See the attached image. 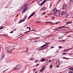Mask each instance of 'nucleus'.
<instances>
[{
	"mask_svg": "<svg viewBox=\"0 0 73 73\" xmlns=\"http://www.w3.org/2000/svg\"><path fill=\"white\" fill-rule=\"evenodd\" d=\"M14 49H15V47H14V46H11L9 47H7L6 50L7 53H11V50H12Z\"/></svg>",
	"mask_w": 73,
	"mask_h": 73,
	"instance_id": "obj_1",
	"label": "nucleus"
},
{
	"mask_svg": "<svg viewBox=\"0 0 73 73\" xmlns=\"http://www.w3.org/2000/svg\"><path fill=\"white\" fill-rule=\"evenodd\" d=\"M22 67V65H18L16 66L15 67V69L16 70H19Z\"/></svg>",
	"mask_w": 73,
	"mask_h": 73,
	"instance_id": "obj_2",
	"label": "nucleus"
},
{
	"mask_svg": "<svg viewBox=\"0 0 73 73\" xmlns=\"http://www.w3.org/2000/svg\"><path fill=\"white\" fill-rule=\"evenodd\" d=\"M48 45H47V46H42L41 47V48L40 49V50H43V49H46V48H48Z\"/></svg>",
	"mask_w": 73,
	"mask_h": 73,
	"instance_id": "obj_3",
	"label": "nucleus"
},
{
	"mask_svg": "<svg viewBox=\"0 0 73 73\" xmlns=\"http://www.w3.org/2000/svg\"><path fill=\"white\" fill-rule=\"evenodd\" d=\"M56 16H60V11L58 10H57L56 13L55 14Z\"/></svg>",
	"mask_w": 73,
	"mask_h": 73,
	"instance_id": "obj_4",
	"label": "nucleus"
},
{
	"mask_svg": "<svg viewBox=\"0 0 73 73\" xmlns=\"http://www.w3.org/2000/svg\"><path fill=\"white\" fill-rule=\"evenodd\" d=\"M47 1V0H44L39 5H40V6H41V5H42L44 4L46 1Z\"/></svg>",
	"mask_w": 73,
	"mask_h": 73,
	"instance_id": "obj_5",
	"label": "nucleus"
},
{
	"mask_svg": "<svg viewBox=\"0 0 73 73\" xmlns=\"http://www.w3.org/2000/svg\"><path fill=\"white\" fill-rule=\"evenodd\" d=\"M66 4H64L63 5V7L62 8V9L64 10L66 8Z\"/></svg>",
	"mask_w": 73,
	"mask_h": 73,
	"instance_id": "obj_6",
	"label": "nucleus"
},
{
	"mask_svg": "<svg viewBox=\"0 0 73 73\" xmlns=\"http://www.w3.org/2000/svg\"><path fill=\"white\" fill-rule=\"evenodd\" d=\"M57 12V10L56 9L54 8V10L52 11V13L55 14Z\"/></svg>",
	"mask_w": 73,
	"mask_h": 73,
	"instance_id": "obj_7",
	"label": "nucleus"
},
{
	"mask_svg": "<svg viewBox=\"0 0 73 73\" xmlns=\"http://www.w3.org/2000/svg\"><path fill=\"white\" fill-rule=\"evenodd\" d=\"M28 8L27 7L25 8L22 11L23 13H24V12H25L27 10V9H28Z\"/></svg>",
	"mask_w": 73,
	"mask_h": 73,
	"instance_id": "obj_8",
	"label": "nucleus"
},
{
	"mask_svg": "<svg viewBox=\"0 0 73 73\" xmlns=\"http://www.w3.org/2000/svg\"><path fill=\"white\" fill-rule=\"evenodd\" d=\"M5 56L3 54H1L0 59L1 60H2L4 58Z\"/></svg>",
	"mask_w": 73,
	"mask_h": 73,
	"instance_id": "obj_9",
	"label": "nucleus"
},
{
	"mask_svg": "<svg viewBox=\"0 0 73 73\" xmlns=\"http://www.w3.org/2000/svg\"><path fill=\"white\" fill-rule=\"evenodd\" d=\"M35 12H34L33 13H32L31 15L29 16V17L28 18V19H29V18H30L31 17H32V16H33V15H35Z\"/></svg>",
	"mask_w": 73,
	"mask_h": 73,
	"instance_id": "obj_10",
	"label": "nucleus"
},
{
	"mask_svg": "<svg viewBox=\"0 0 73 73\" xmlns=\"http://www.w3.org/2000/svg\"><path fill=\"white\" fill-rule=\"evenodd\" d=\"M46 9V8L45 7H43L40 9V11H44V10H45Z\"/></svg>",
	"mask_w": 73,
	"mask_h": 73,
	"instance_id": "obj_11",
	"label": "nucleus"
},
{
	"mask_svg": "<svg viewBox=\"0 0 73 73\" xmlns=\"http://www.w3.org/2000/svg\"><path fill=\"white\" fill-rule=\"evenodd\" d=\"M48 44H49V43H47L44 44L43 46H41V47H42V46H43V47L45 46H46V45H48Z\"/></svg>",
	"mask_w": 73,
	"mask_h": 73,
	"instance_id": "obj_12",
	"label": "nucleus"
},
{
	"mask_svg": "<svg viewBox=\"0 0 73 73\" xmlns=\"http://www.w3.org/2000/svg\"><path fill=\"white\" fill-rule=\"evenodd\" d=\"M68 16H69V14H68V13H65V17H68Z\"/></svg>",
	"mask_w": 73,
	"mask_h": 73,
	"instance_id": "obj_13",
	"label": "nucleus"
},
{
	"mask_svg": "<svg viewBox=\"0 0 73 73\" xmlns=\"http://www.w3.org/2000/svg\"><path fill=\"white\" fill-rule=\"evenodd\" d=\"M41 62H42L43 61H45V59L42 58L40 60Z\"/></svg>",
	"mask_w": 73,
	"mask_h": 73,
	"instance_id": "obj_14",
	"label": "nucleus"
},
{
	"mask_svg": "<svg viewBox=\"0 0 73 73\" xmlns=\"http://www.w3.org/2000/svg\"><path fill=\"white\" fill-rule=\"evenodd\" d=\"M58 64V65H59L60 64V61H58V62H57L56 63V64Z\"/></svg>",
	"mask_w": 73,
	"mask_h": 73,
	"instance_id": "obj_15",
	"label": "nucleus"
},
{
	"mask_svg": "<svg viewBox=\"0 0 73 73\" xmlns=\"http://www.w3.org/2000/svg\"><path fill=\"white\" fill-rule=\"evenodd\" d=\"M61 29L62 30H65V29H66V27H62Z\"/></svg>",
	"mask_w": 73,
	"mask_h": 73,
	"instance_id": "obj_16",
	"label": "nucleus"
},
{
	"mask_svg": "<svg viewBox=\"0 0 73 73\" xmlns=\"http://www.w3.org/2000/svg\"><path fill=\"white\" fill-rule=\"evenodd\" d=\"M65 11H63L62 12L61 14L62 15H65Z\"/></svg>",
	"mask_w": 73,
	"mask_h": 73,
	"instance_id": "obj_17",
	"label": "nucleus"
},
{
	"mask_svg": "<svg viewBox=\"0 0 73 73\" xmlns=\"http://www.w3.org/2000/svg\"><path fill=\"white\" fill-rule=\"evenodd\" d=\"M45 68V66H43L42 68L41 69V70H42V71H43V70H44V68Z\"/></svg>",
	"mask_w": 73,
	"mask_h": 73,
	"instance_id": "obj_18",
	"label": "nucleus"
},
{
	"mask_svg": "<svg viewBox=\"0 0 73 73\" xmlns=\"http://www.w3.org/2000/svg\"><path fill=\"white\" fill-rule=\"evenodd\" d=\"M51 23V25H52V22H45V23Z\"/></svg>",
	"mask_w": 73,
	"mask_h": 73,
	"instance_id": "obj_19",
	"label": "nucleus"
},
{
	"mask_svg": "<svg viewBox=\"0 0 73 73\" xmlns=\"http://www.w3.org/2000/svg\"><path fill=\"white\" fill-rule=\"evenodd\" d=\"M68 73H73V71H72L71 70L68 71Z\"/></svg>",
	"mask_w": 73,
	"mask_h": 73,
	"instance_id": "obj_20",
	"label": "nucleus"
},
{
	"mask_svg": "<svg viewBox=\"0 0 73 73\" xmlns=\"http://www.w3.org/2000/svg\"><path fill=\"white\" fill-rule=\"evenodd\" d=\"M28 49H29V48L28 47H27L26 48L27 52H28Z\"/></svg>",
	"mask_w": 73,
	"mask_h": 73,
	"instance_id": "obj_21",
	"label": "nucleus"
},
{
	"mask_svg": "<svg viewBox=\"0 0 73 73\" xmlns=\"http://www.w3.org/2000/svg\"><path fill=\"white\" fill-rule=\"evenodd\" d=\"M27 6V4H25L24 5H23V7H24V8H25V7H26Z\"/></svg>",
	"mask_w": 73,
	"mask_h": 73,
	"instance_id": "obj_22",
	"label": "nucleus"
},
{
	"mask_svg": "<svg viewBox=\"0 0 73 73\" xmlns=\"http://www.w3.org/2000/svg\"><path fill=\"white\" fill-rule=\"evenodd\" d=\"M29 60L30 61H32V60H34V59H33V58H30Z\"/></svg>",
	"mask_w": 73,
	"mask_h": 73,
	"instance_id": "obj_23",
	"label": "nucleus"
},
{
	"mask_svg": "<svg viewBox=\"0 0 73 73\" xmlns=\"http://www.w3.org/2000/svg\"><path fill=\"white\" fill-rule=\"evenodd\" d=\"M61 28H62V27H58L57 28H56V29H61Z\"/></svg>",
	"mask_w": 73,
	"mask_h": 73,
	"instance_id": "obj_24",
	"label": "nucleus"
},
{
	"mask_svg": "<svg viewBox=\"0 0 73 73\" xmlns=\"http://www.w3.org/2000/svg\"><path fill=\"white\" fill-rule=\"evenodd\" d=\"M72 48H73V47H72L71 48H69V49H67L66 50H67V51H68V50H70V49H72Z\"/></svg>",
	"mask_w": 73,
	"mask_h": 73,
	"instance_id": "obj_25",
	"label": "nucleus"
},
{
	"mask_svg": "<svg viewBox=\"0 0 73 73\" xmlns=\"http://www.w3.org/2000/svg\"><path fill=\"white\" fill-rule=\"evenodd\" d=\"M22 23V21H19L18 22V23L19 24V23Z\"/></svg>",
	"mask_w": 73,
	"mask_h": 73,
	"instance_id": "obj_26",
	"label": "nucleus"
},
{
	"mask_svg": "<svg viewBox=\"0 0 73 73\" xmlns=\"http://www.w3.org/2000/svg\"><path fill=\"white\" fill-rule=\"evenodd\" d=\"M3 28H4V27H1V28H0V30H1V29H2Z\"/></svg>",
	"mask_w": 73,
	"mask_h": 73,
	"instance_id": "obj_27",
	"label": "nucleus"
},
{
	"mask_svg": "<svg viewBox=\"0 0 73 73\" xmlns=\"http://www.w3.org/2000/svg\"><path fill=\"white\" fill-rule=\"evenodd\" d=\"M64 52H67V50H63Z\"/></svg>",
	"mask_w": 73,
	"mask_h": 73,
	"instance_id": "obj_28",
	"label": "nucleus"
},
{
	"mask_svg": "<svg viewBox=\"0 0 73 73\" xmlns=\"http://www.w3.org/2000/svg\"><path fill=\"white\" fill-rule=\"evenodd\" d=\"M31 31H26V32H25L24 33H28V32H30Z\"/></svg>",
	"mask_w": 73,
	"mask_h": 73,
	"instance_id": "obj_29",
	"label": "nucleus"
},
{
	"mask_svg": "<svg viewBox=\"0 0 73 73\" xmlns=\"http://www.w3.org/2000/svg\"><path fill=\"white\" fill-rule=\"evenodd\" d=\"M52 66H53V65H51L50 67V69H51V68H52Z\"/></svg>",
	"mask_w": 73,
	"mask_h": 73,
	"instance_id": "obj_30",
	"label": "nucleus"
},
{
	"mask_svg": "<svg viewBox=\"0 0 73 73\" xmlns=\"http://www.w3.org/2000/svg\"><path fill=\"white\" fill-rule=\"evenodd\" d=\"M58 48H62V47L61 46H59L58 47Z\"/></svg>",
	"mask_w": 73,
	"mask_h": 73,
	"instance_id": "obj_31",
	"label": "nucleus"
},
{
	"mask_svg": "<svg viewBox=\"0 0 73 73\" xmlns=\"http://www.w3.org/2000/svg\"><path fill=\"white\" fill-rule=\"evenodd\" d=\"M38 60H36L35 61V62H38Z\"/></svg>",
	"mask_w": 73,
	"mask_h": 73,
	"instance_id": "obj_32",
	"label": "nucleus"
},
{
	"mask_svg": "<svg viewBox=\"0 0 73 73\" xmlns=\"http://www.w3.org/2000/svg\"><path fill=\"white\" fill-rule=\"evenodd\" d=\"M25 19L22 20V22H23V21H25Z\"/></svg>",
	"mask_w": 73,
	"mask_h": 73,
	"instance_id": "obj_33",
	"label": "nucleus"
},
{
	"mask_svg": "<svg viewBox=\"0 0 73 73\" xmlns=\"http://www.w3.org/2000/svg\"><path fill=\"white\" fill-rule=\"evenodd\" d=\"M45 12L43 14H42L41 15H45Z\"/></svg>",
	"mask_w": 73,
	"mask_h": 73,
	"instance_id": "obj_34",
	"label": "nucleus"
},
{
	"mask_svg": "<svg viewBox=\"0 0 73 73\" xmlns=\"http://www.w3.org/2000/svg\"><path fill=\"white\" fill-rule=\"evenodd\" d=\"M10 33H13V31H12L11 32H10Z\"/></svg>",
	"mask_w": 73,
	"mask_h": 73,
	"instance_id": "obj_35",
	"label": "nucleus"
},
{
	"mask_svg": "<svg viewBox=\"0 0 73 73\" xmlns=\"http://www.w3.org/2000/svg\"><path fill=\"white\" fill-rule=\"evenodd\" d=\"M62 37H58V38L60 39V38H62Z\"/></svg>",
	"mask_w": 73,
	"mask_h": 73,
	"instance_id": "obj_36",
	"label": "nucleus"
},
{
	"mask_svg": "<svg viewBox=\"0 0 73 73\" xmlns=\"http://www.w3.org/2000/svg\"><path fill=\"white\" fill-rule=\"evenodd\" d=\"M63 54H64V55L66 54V53H63Z\"/></svg>",
	"mask_w": 73,
	"mask_h": 73,
	"instance_id": "obj_37",
	"label": "nucleus"
},
{
	"mask_svg": "<svg viewBox=\"0 0 73 73\" xmlns=\"http://www.w3.org/2000/svg\"><path fill=\"white\" fill-rule=\"evenodd\" d=\"M70 23H71H71H72V22H69L68 23V24H70Z\"/></svg>",
	"mask_w": 73,
	"mask_h": 73,
	"instance_id": "obj_38",
	"label": "nucleus"
},
{
	"mask_svg": "<svg viewBox=\"0 0 73 73\" xmlns=\"http://www.w3.org/2000/svg\"><path fill=\"white\" fill-rule=\"evenodd\" d=\"M14 31H16V29H14L13 30Z\"/></svg>",
	"mask_w": 73,
	"mask_h": 73,
	"instance_id": "obj_39",
	"label": "nucleus"
},
{
	"mask_svg": "<svg viewBox=\"0 0 73 73\" xmlns=\"http://www.w3.org/2000/svg\"><path fill=\"white\" fill-rule=\"evenodd\" d=\"M51 6H52V4H50V7H49V8H50V7H51Z\"/></svg>",
	"mask_w": 73,
	"mask_h": 73,
	"instance_id": "obj_40",
	"label": "nucleus"
},
{
	"mask_svg": "<svg viewBox=\"0 0 73 73\" xmlns=\"http://www.w3.org/2000/svg\"><path fill=\"white\" fill-rule=\"evenodd\" d=\"M65 40H62V41H63V42H65Z\"/></svg>",
	"mask_w": 73,
	"mask_h": 73,
	"instance_id": "obj_41",
	"label": "nucleus"
},
{
	"mask_svg": "<svg viewBox=\"0 0 73 73\" xmlns=\"http://www.w3.org/2000/svg\"><path fill=\"white\" fill-rule=\"evenodd\" d=\"M68 59V58H67L65 57V60H67Z\"/></svg>",
	"mask_w": 73,
	"mask_h": 73,
	"instance_id": "obj_42",
	"label": "nucleus"
},
{
	"mask_svg": "<svg viewBox=\"0 0 73 73\" xmlns=\"http://www.w3.org/2000/svg\"><path fill=\"white\" fill-rule=\"evenodd\" d=\"M51 62V60H49V62Z\"/></svg>",
	"mask_w": 73,
	"mask_h": 73,
	"instance_id": "obj_43",
	"label": "nucleus"
},
{
	"mask_svg": "<svg viewBox=\"0 0 73 73\" xmlns=\"http://www.w3.org/2000/svg\"><path fill=\"white\" fill-rule=\"evenodd\" d=\"M58 67H59V66H58V65L56 66V68H58Z\"/></svg>",
	"mask_w": 73,
	"mask_h": 73,
	"instance_id": "obj_44",
	"label": "nucleus"
},
{
	"mask_svg": "<svg viewBox=\"0 0 73 73\" xmlns=\"http://www.w3.org/2000/svg\"><path fill=\"white\" fill-rule=\"evenodd\" d=\"M29 30H31V28L30 27H29Z\"/></svg>",
	"mask_w": 73,
	"mask_h": 73,
	"instance_id": "obj_45",
	"label": "nucleus"
},
{
	"mask_svg": "<svg viewBox=\"0 0 73 73\" xmlns=\"http://www.w3.org/2000/svg\"><path fill=\"white\" fill-rule=\"evenodd\" d=\"M55 23L56 24H58V23L56 22V23Z\"/></svg>",
	"mask_w": 73,
	"mask_h": 73,
	"instance_id": "obj_46",
	"label": "nucleus"
},
{
	"mask_svg": "<svg viewBox=\"0 0 73 73\" xmlns=\"http://www.w3.org/2000/svg\"><path fill=\"white\" fill-rule=\"evenodd\" d=\"M63 58L64 59H65V57H63Z\"/></svg>",
	"mask_w": 73,
	"mask_h": 73,
	"instance_id": "obj_47",
	"label": "nucleus"
},
{
	"mask_svg": "<svg viewBox=\"0 0 73 73\" xmlns=\"http://www.w3.org/2000/svg\"><path fill=\"white\" fill-rule=\"evenodd\" d=\"M23 36H24V35H22V36H20V37H23Z\"/></svg>",
	"mask_w": 73,
	"mask_h": 73,
	"instance_id": "obj_48",
	"label": "nucleus"
},
{
	"mask_svg": "<svg viewBox=\"0 0 73 73\" xmlns=\"http://www.w3.org/2000/svg\"><path fill=\"white\" fill-rule=\"evenodd\" d=\"M57 23H60V22H58Z\"/></svg>",
	"mask_w": 73,
	"mask_h": 73,
	"instance_id": "obj_49",
	"label": "nucleus"
},
{
	"mask_svg": "<svg viewBox=\"0 0 73 73\" xmlns=\"http://www.w3.org/2000/svg\"><path fill=\"white\" fill-rule=\"evenodd\" d=\"M30 31H35V30H31Z\"/></svg>",
	"mask_w": 73,
	"mask_h": 73,
	"instance_id": "obj_50",
	"label": "nucleus"
},
{
	"mask_svg": "<svg viewBox=\"0 0 73 73\" xmlns=\"http://www.w3.org/2000/svg\"><path fill=\"white\" fill-rule=\"evenodd\" d=\"M29 28V27H27V29H28V28Z\"/></svg>",
	"mask_w": 73,
	"mask_h": 73,
	"instance_id": "obj_51",
	"label": "nucleus"
},
{
	"mask_svg": "<svg viewBox=\"0 0 73 73\" xmlns=\"http://www.w3.org/2000/svg\"><path fill=\"white\" fill-rule=\"evenodd\" d=\"M35 70H36V68H35V69H34V71H35Z\"/></svg>",
	"mask_w": 73,
	"mask_h": 73,
	"instance_id": "obj_52",
	"label": "nucleus"
},
{
	"mask_svg": "<svg viewBox=\"0 0 73 73\" xmlns=\"http://www.w3.org/2000/svg\"><path fill=\"white\" fill-rule=\"evenodd\" d=\"M67 37H70V36H68Z\"/></svg>",
	"mask_w": 73,
	"mask_h": 73,
	"instance_id": "obj_53",
	"label": "nucleus"
},
{
	"mask_svg": "<svg viewBox=\"0 0 73 73\" xmlns=\"http://www.w3.org/2000/svg\"><path fill=\"white\" fill-rule=\"evenodd\" d=\"M39 64H37L36 65V66H38V65Z\"/></svg>",
	"mask_w": 73,
	"mask_h": 73,
	"instance_id": "obj_54",
	"label": "nucleus"
},
{
	"mask_svg": "<svg viewBox=\"0 0 73 73\" xmlns=\"http://www.w3.org/2000/svg\"><path fill=\"white\" fill-rule=\"evenodd\" d=\"M8 69H7L6 70H5V71H4V72H5V71L7 70H8Z\"/></svg>",
	"mask_w": 73,
	"mask_h": 73,
	"instance_id": "obj_55",
	"label": "nucleus"
},
{
	"mask_svg": "<svg viewBox=\"0 0 73 73\" xmlns=\"http://www.w3.org/2000/svg\"><path fill=\"white\" fill-rule=\"evenodd\" d=\"M42 70H40V72H42Z\"/></svg>",
	"mask_w": 73,
	"mask_h": 73,
	"instance_id": "obj_56",
	"label": "nucleus"
},
{
	"mask_svg": "<svg viewBox=\"0 0 73 73\" xmlns=\"http://www.w3.org/2000/svg\"><path fill=\"white\" fill-rule=\"evenodd\" d=\"M54 48V47H51V48Z\"/></svg>",
	"mask_w": 73,
	"mask_h": 73,
	"instance_id": "obj_57",
	"label": "nucleus"
},
{
	"mask_svg": "<svg viewBox=\"0 0 73 73\" xmlns=\"http://www.w3.org/2000/svg\"><path fill=\"white\" fill-rule=\"evenodd\" d=\"M60 41H62V40H59V42H60Z\"/></svg>",
	"mask_w": 73,
	"mask_h": 73,
	"instance_id": "obj_58",
	"label": "nucleus"
},
{
	"mask_svg": "<svg viewBox=\"0 0 73 73\" xmlns=\"http://www.w3.org/2000/svg\"><path fill=\"white\" fill-rule=\"evenodd\" d=\"M35 73H37V72H36Z\"/></svg>",
	"mask_w": 73,
	"mask_h": 73,
	"instance_id": "obj_59",
	"label": "nucleus"
},
{
	"mask_svg": "<svg viewBox=\"0 0 73 73\" xmlns=\"http://www.w3.org/2000/svg\"><path fill=\"white\" fill-rule=\"evenodd\" d=\"M26 52V51H24V52Z\"/></svg>",
	"mask_w": 73,
	"mask_h": 73,
	"instance_id": "obj_60",
	"label": "nucleus"
},
{
	"mask_svg": "<svg viewBox=\"0 0 73 73\" xmlns=\"http://www.w3.org/2000/svg\"><path fill=\"white\" fill-rule=\"evenodd\" d=\"M70 2H71V0H70Z\"/></svg>",
	"mask_w": 73,
	"mask_h": 73,
	"instance_id": "obj_61",
	"label": "nucleus"
},
{
	"mask_svg": "<svg viewBox=\"0 0 73 73\" xmlns=\"http://www.w3.org/2000/svg\"><path fill=\"white\" fill-rule=\"evenodd\" d=\"M65 20H66V19H65Z\"/></svg>",
	"mask_w": 73,
	"mask_h": 73,
	"instance_id": "obj_62",
	"label": "nucleus"
},
{
	"mask_svg": "<svg viewBox=\"0 0 73 73\" xmlns=\"http://www.w3.org/2000/svg\"><path fill=\"white\" fill-rule=\"evenodd\" d=\"M58 3H59V1H58Z\"/></svg>",
	"mask_w": 73,
	"mask_h": 73,
	"instance_id": "obj_63",
	"label": "nucleus"
},
{
	"mask_svg": "<svg viewBox=\"0 0 73 73\" xmlns=\"http://www.w3.org/2000/svg\"><path fill=\"white\" fill-rule=\"evenodd\" d=\"M68 32H67V33H68Z\"/></svg>",
	"mask_w": 73,
	"mask_h": 73,
	"instance_id": "obj_64",
	"label": "nucleus"
}]
</instances>
